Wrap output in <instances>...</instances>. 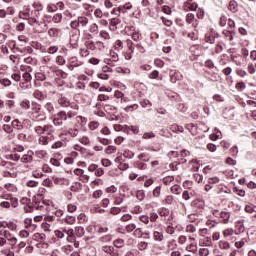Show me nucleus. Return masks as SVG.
I'll return each instance as SVG.
<instances>
[{
    "mask_svg": "<svg viewBox=\"0 0 256 256\" xmlns=\"http://www.w3.org/2000/svg\"><path fill=\"white\" fill-rule=\"evenodd\" d=\"M57 65H65V58L63 56H58L56 58Z\"/></svg>",
    "mask_w": 256,
    "mask_h": 256,
    "instance_id": "338daca9",
    "label": "nucleus"
},
{
    "mask_svg": "<svg viewBox=\"0 0 256 256\" xmlns=\"http://www.w3.org/2000/svg\"><path fill=\"white\" fill-rule=\"evenodd\" d=\"M133 5L131 3H126L124 6H120L117 8V10L113 9V13L117 15L118 13H125V11L132 9Z\"/></svg>",
    "mask_w": 256,
    "mask_h": 256,
    "instance_id": "ddd939ff",
    "label": "nucleus"
},
{
    "mask_svg": "<svg viewBox=\"0 0 256 256\" xmlns=\"http://www.w3.org/2000/svg\"><path fill=\"white\" fill-rule=\"evenodd\" d=\"M118 169L120 171H127V169H129V164H127V163H120L118 165Z\"/></svg>",
    "mask_w": 256,
    "mask_h": 256,
    "instance_id": "680f3d73",
    "label": "nucleus"
},
{
    "mask_svg": "<svg viewBox=\"0 0 256 256\" xmlns=\"http://www.w3.org/2000/svg\"><path fill=\"white\" fill-rule=\"evenodd\" d=\"M218 245L221 249H224V250L231 249V245L229 244V242L225 240H220Z\"/></svg>",
    "mask_w": 256,
    "mask_h": 256,
    "instance_id": "a878e982",
    "label": "nucleus"
},
{
    "mask_svg": "<svg viewBox=\"0 0 256 256\" xmlns=\"http://www.w3.org/2000/svg\"><path fill=\"white\" fill-rule=\"evenodd\" d=\"M117 191V187L115 185H111L106 188V193H115Z\"/></svg>",
    "mask_w": 256,
    "mask_h": 256,
    "instance_id": "774afa93",
    "label": "nucleus"
},
{
    "mask_svg": "<svg viewBox=\"0 0 256 256\" xmlns=\"http://www.w3.org/2000/svg\"><path fill=\"white\" fill-rule=\"evenodd\" d=\"M102 251L104 253H107L108 255H111V253H113V251H115V248H113V246H103Z\"/></svg>",
    "mask_w": 256,
    "mask_h": 256,
    "instance_id": "e433bc0d",
    "label": "nucleus"
},
{
    "mask_svg": "<svg viewBox=\"0 0 256 256\" xmlns=\"http://www.w3.org/2000/svg\"><path fill=\"white\" fill-rule=\"evenodd\" d=\"M87 25H89V18H87L85 16H80L76 20H74L70 23V27L72 29H78V30L85 29V27H87Z\"/></svg>",
    "mask_w": 256,
    "mask_h": 256,
    "instance_id": "20e7f679",
    "label": "nucleus"
},
{
    "mask_svg": "<svg viewBox=\"0 0 256 256\" xmlns=\"http://www.w3.org/2000/svg\"><path fill=\"white\" fill-rule=\"evenodd\" d=\"M199 256H209V248H200L198 250Z\"/></svg>",
    "mask_w": 256,
    "mask_h": 256,
    "instance_id": "58836bf2",
    "label": "nucleus"
},
{
    "mask_svg": "<svg viewBox=\"0 0 256 256\" xmlns=\"http://www.w3.org/2000/svg\"><path fill=\"white\" fill-rule=\"evenodd\" d=\"M183 79V74L179 71H171L170 72V81L171 83H177V81H181Z\"/></svg>",
    "mask_w": 256,
    "mask_h": 256,
    "instance_id": "9b49d317",
    "label": "nucleus"
},
{
    "mask_svg": "<svg viewBox=\"0 0 256 256\" xmlns=\"http://www.w3.org/2000/svg\"><path fill=\"white\" fill-rule=\"evenodd\" d=\"M51 127L49 126H38L35 131L38 135H42L38 138L39 145H48L49 144V131Z\"/></svg>",
    "mask_w": 256,
    "mask_h": 256,
    "instance_id": "f03ea898",
    "label": "nucleus"
},
{
    "mask_svg": "<svg viewBox=\"0 0 256 256\" xmlns=\"http://www.w3.org/2000/svg\"><path fill=\"white\" fill-rule=\"evenodd\" d=\"M34 245L37 249H47L49 245L45 243V234H34Z\"/></svg>",
    "mask_w": 256,
    "mask_h": 256,
    "instance_id": "39448f33",
    "label": "nucleus"
},
{
    "mask_svg": "<svg viewBox=\"0 0 256 256\" xmlns=\"http://www.w3.org/2000/svg\"><path fill=\"white\" fill-rule=\"evenodd\" d=\"M110 213H111V215H119V213H121V208H119V207H112L110 209Z\"/></svg>",
    "mask_w": 256,
    "mask_h": 256,
    "instance_id": "bf43d9fd",
    "label": "nucleus"
},
{
    "mask_svg": "<svg viewBox=\"0 0 256 256\" xmlns=\"http://www.w3.org/2000/svg\"><path fill=\"white\" fill-rule=\"evenodd\" d=\"M170 130L173 131V133H183L185 131V128H183V126H180L179 124H172L170 126Z\"/></svg>",
    "mask_w": 256,
    "mask_h": 256,
    "instance_id": "f3484780",
    "label": "nucleus"
},
{
    "mask_svg": "<svg viewBox=\"0 0 256 256\" xmlns=\"http://www.w3.org/2000/svg\"><path fill=\"white\" fill-rule=\"evenodd\" d=\"M21 205H23V211L25 213H32L33 211V201L31 200V197H23L20 200Z\"/></svg>",
    "mask_w": 256,
    "mask_h": 256,
    "instance_id": "6e6552de",
    "label": "nucleus"
},
{
    "mask_svg": "<svg viewBox=\"0 0 256 256\" xmlns=\"http://www.w3.org/2000/svg\"><path fill=\"white\" fill-rule=\"evenodd\" d=\"M158 215H160V217H167V216H169V209H167V208H160V209H158Z\"/></svg>",
    "mask_w": 256,
    "mask_h": 256,
    "instance_id": "7c9ffc66",
    "label": "nucleus"
},
{
    "mask_svg": "<svg viewBox=\"0 0 256 256\" xmlns=\"http://www.w3.org/2000/svg\"><path fill=\"white\" fill-rule=\"evenodd\" d=\"M62 19H63V14L57 13L53 16L52 21L53 23H61Z\"/></svg>",
    "mask_w": 256,
    "mask_h": 256,
    "instance_id": "f704fd0d",
    "label": "nucleus"
},
{
    "mask_svg": "<svg viewBox=\"0 0 256 256\" xmlns=\"http://www.w3.org/2000/svg\"><path fill=\"white\" fill-rule=\"evenodd\" d=\"M222 35L225 37V39H227V41H233L235 37V31L224 30Z\"/></svg>",
    "mask_w": 256,
    "mask_h": 256,
    "instance_id": "dca6fc26",
    "label": "nucleus"
},
{
    "mask_svg": "<svg viewBox=\"0 0 256 256\" xmlns=\"http://www.w3.org/2000/svg\"><path fill=\"white\" fill-rule=\"evenodd\" d=\"M139 221H141V223H144V225H148L150 220L148 216L142 215L139 217Z\"/></svg>",
    "mask_w": 256,
    "mask_h": 256,
    "instance_id": "0e129e2a",
    "label": "nucleus"
},
{
    "mask_svg": "<svg viewBox=\"0 0 256 256\" xmlns=\"http://www.w3.org/2000/svg\"><path fill=\"white\" fill-rule=\"evenodd\" d=\"M22 71H25V73L23 74L24 82L20 84V87L21 89H31V79H33V77L31 76V66L23 65Z\"/></svg>",
    "mask_w": 256,
    "mask_h": 256,
    "instance_id": "7ed1b4c3",
    "label": "nucleus"
},
{
    "mask_svg": "<svg viewBox=\"0 0 256 256\" xmlns=\"http://www.w3.org/2000/svg\"><path fill=\"white\" fill-rule=\"evenodd\" d=\"M236 73H237V75H238L239 77H242V78L247 77V71H245V70H243V69H237V70H236Z\"/></svg>",
    "mask_w": 256,
    "mask_h": 256,
    "instance_id": "e2e57ef3",
    "label": "nucleus"
},
{
    "mask_svg": "<svg viewBox=\"0 0 256 256\" xmlns=\"http://www.w3.org/2000/svg\"><path fill=\"white\" fill-rule=\"evenodd\" d=\"M20 105L22 109H29V107H31V102L29 100H23Z\"/></svg>",
    "mask_w": 256,
    "mask_h": 256,
    "instance_id": "8fccbe9b",
    "label": "nucleus"
},
{
    "mask_svg": "<svg viewBox=\"0 0 256 256\" xmlns=\"http://www.w3.org/2000/svg\"><path fill=\"white\" fill-rule=\"evenodd\" d=\"M197 231V228L193 226V224H189L186 226V233H195Z\"/></svg>",
    "mask_w": 256,
    "mask_h": 256,
    "instance_id": "6e6d98bb",
    "label": "nucleus"
},
{
    "mask_svg": "<svg viewBox=\"0 0 256 256\" xmlns=\"http://www.w3.org/2000/svg\"><path fill=\"white\" fill-rule=\"evenodd\" d=\"M69 63L74 65V67H81V65H83V62L79 61L75 56L69 58Z\"/></svg>",
    "mask_w": 256,
    "mask_h": 256,
    "instance_id": "aec40b11",
    "label": "nucleus"
},
{
    "mask_svg": "<svg viewBox=\"0 0 256 256\" xmlns=\"http://www.w3.org/2000/svg\"><path fill=\"white\" fill-rule=\"evenodd\" d=\"M151 223H155L157 219H159V215L155 212L150 213V216L148 217Z\"/></svg>",
    "mask_w": 256,
    "mask_h": 256,
    "instance_id": "a18cd8bd",
    "label": "nucleus"
},
{
    "mask_svg": "<svg viewBox=\"0 0 256 256\" xmlns=\"http://www.w3.org/2000/svg\"><path fill=\"white\" fill-rule=\"evenodd\" d=\"M228 9L231 11V13H237L239 11V4L235 0H231L228 5Z\"/></svg>",
    "mask_w": 256,
    "mask_h": 256,
    "instance_id": "4468645a",
    "label": "nucleus"
},
{
    "mask_svg": "<svg viewBox=\"0 0 256 256\" xmlns=\"http://www.w3.org/2000/svg\"><path fill=\"white\" fill-rule=\"evenodd\" d=\"M67 235H68V241L70 242V243H73V241H75V230H73V229H69L67 232Z\"/></svg>",
    "mask_w": 256,
    "mask_h": 256,
    "instance_id": "393cba45",
    "label": "nucleus"
},
{
    "mask_svg": "<svg viewBox=\"0 0 256 256\" xmlns=\"http://www.w3.org/2000/svg\"><path fill=\"white\" fill-rule=\"evenodd\" d=\"M80 143H82V145H89V143H91V141L89 140V137L87 136H82L79 139Z\"/></svg>",
    "mask_w": 256,
    "mask_h": 256,
    "instance_id": "09e8293b",
    "label": "nucleus"
},
{
    "mask_svg": "<svg viewBox=\"0 0 256 256\" xmlns=\"http://www.w3.org/2000/svg\"><path fill=\"white\" fill-rule=\"evenodd\" d=\"M115 49H116V51H122L123 50V41L117 40L115 43Z\"/></svg>",
    "mask_w": 256,
    "mask_h": 256,
    "instance_id": "3c124183",
    "label": "nucleus"
},
{
    "mask_svg": "<svg viewBox=\"0 0 256 256\" xmlns=\"http://www.w3.org/2000/svg\"><path fill=\"white\" fill-rule=\"evenodd\" d=\"M34 97H35V99H38L39 101H41V99H45V94H43L39 90H36L34 93Z\"/></svg>",
    "mask_w": 256,
    "mask_h": 256,
    "instance_id": "c03bdc74",
    "label": "nucleus"
},
{
    "mask_svg": "<svg viewBox=\"0 0 256 256\" xmlns=\"http://www.w3.org/2000/svg\"><path fill=\"white\" fill-rule=\"evenodd\" d=\"M229 19H227V16H221L219 20L220 27H225L227 25Z\"/></svg>",
    "mask_w": 256,
    "mask_h": 256,
    "instance_id": "37998d69",
    "label": "nucleus"
},
{
    "mask_svg": "<svg viewBox=\"0 0 256 256\" xmlns=\"http://www.w3.org/2000/svg\"><path fill=\"white\" fill-rule=\"evenodd\" d=\"M179 245H185L187 243V236L181 235L178 238Z\"/></svg>",
    "mask_w": 256,
    "mask_h": 256,
    "instance_id": "4d7b16f0",
    "label": "nucleus"
},
{
    "mask_svg": "<svg viewBox=\"0 0 256 256\" xmlns=\"http://www.w3.org/2000/svg\"><path fill=\"white\" fill-rule=\"evenodd\" d=\"M235 89L239 92H242V91H245V89H247V86L245 85V82L240 81V82L236 83Z\"/></svg>",
    "mask_w": 256,
    "mask_h": 256,
    "instance_id": "5701e85b",
    "label": "nucleus"
},
{
    "mask_svg": "<svg viewBox=\"0 0 256 256\" xmlns=\"http://www.w3.org/2000/svg\"><path fill=\"white\" fill-rule=\"evenodd\" d=\"M138 108H139V105L133 104V105L127 106V107L125 108V111H126L127 113H129V112H132V111L137 110Z\"/></svg>",
    "mask_w": 256,
    "mask_h": 256,
    "instance_id": "49530a36",
    "label": "nucleus"
},
{
    "mask_svg": "<svg viewBox=\"0 0 256 256\" xmlns=\"http://www.w3.org/2000/svg\"><path fill=\"white\" fill-rule=\"evenodd\" d=\"M58 104L60 107H70V109H74V111L79 110V105L75 102H70L69 99L65 97H60L58 99Z\"/></svg>",
    "mask_w": 256,
    "mask_h": 256,
    "instance_id": "423d86ee",
    "label": "nucleus"
},
{
    "mask_svg": "<svg viewBox=\"0 0 256 256\" xmlns=\"http://www.w3.org/2000/svg\"><path fill=\"white\" fill-rule=\"evenodd\" d=\"M123 157H125V159H133V157H135V153H133V151L131 150H124L123 152Z\"/></svg>",
    "mask_w": 256,
    "mask_h": 256,
    "instance_id": "bb28decb",
    "label": "nucleus"
},
{
    "mask_svg": "<svg viewBox=\"0 0 256 256\" xmlns=\"http://www.w3.org/2000/svg\"><path fill=\"white\" fill-rule=\"evenodd\" d=\"M68 135H70V137H77V135H79V129L69 128L68 129Z\"/></svg>",
    "mask_w": 256,
    "mask_h": 256,
    "instance_id": "473e14b6",
    "label": "nucleus"
},
{
    "mask_svg": "<svg viewBox=\"0 0 256 256\" xmlns=\"http://www.w3.org/2000/svg\"><path fill=\"white\" fill-rule=\"evenodd\" d=\"M105 153L107 155H113V153H117V147L115 146H108L106 149H105Z\"/></svg>",
    "mask_w": 256,
    "mask_h": 256,
    "instance_id": "2f4dec72",
    "label": "nucleus"
},
{
    "mask_svg": "<svg viewBox=\"0 0 256 256\" xmlns=\"http://www.w3.org/2000/svg\"><path fill=\"white\" fill-rule=\"evenodd\" d=\"M65 223H67L68 225H75V216H66V218L64 219Z\"/></svg>",
    "mask_w": 256,
    "mask_h": 256,
    "instance_id": "c9c22d12",
    "label": "nucleus"
},
{
    "mask_svg": "<svg viewBox=\"0 0 256 256\" xmlns=\"http://www.w3.org/2000/svg\"><path fill=\"white\" fill-rule=\"evenodd\" d=\"M33 111L34 113H39L38 115L34 116L36 121H45L46 116L41 112V105L34 103Z\"/></svg>",
    "mask_w": 256,
    "mask_h": 256,
    "instance_id": "9d476101",
    "label": "nucleus"
},
{
    "mask_svg": "<svg viewBox=\"0 0 256 256\" xmlns=\"http://www.w3.org/2000/svg\"><path fill=\"white\" fill-rule=\"evenodd\" d=\"M186 251L189 253H197V243L190 242L189 245L186 246Z\"/></svg>",
    "mask_w": 256,
    "mask_h": 256,
    "instance_id": "a211bd4d",
    "label": "nucleus"
},
{
    "mask_svg": "<svg viewBox=\"0 0 256 256\" xmlns=\"http://www.w3.org/2000/svg\"><path fill=\"white\" fill-rule=\"evenodd\" d=\"M89 129L90 131H95L96 129H99V122H96V121L90 122Z\"/></svg>",
    "mask_w": 256,
    "mask_h": 256,
    "instance_id": "a19ab883",
    "label": "nucleus"
},
{
    "mask_svg": "<svg viewBox=\"0 0 256 256\" xmlns=\"http://www.w3.org/2000/svg\"><path fill=\"white\" fill-rule=\"evenodd\" d=\"M155 137V133L153 132H146L143 134V139H153Z\"/></svg>",
    "mask_w": 256,
    "mask_h": 256,
    "instance_id": "69168bd1",
    "label": "nucleus"
},
{
    "mask_svg": "<svg viewBox=\"0 0 256 256\" xmlns=\"http://www.w3.org/2000/svg\"><path fill=\"white\" fill-rule=\"evenodd\" d=\"M92 197L94 199H101L103 197V190H96L93 192Z\"/></svg>",
    "mask_w": 256,
    "mask_h": 256,
    "instance_id": "79ce46f5",
    "label": "nucleus"
},
{
    "mask_svg": "<svg viewBox=\"0 0 256 256\" xmlns=\"http://www.w3.org/2000/svg\"><path fill=\"white\" fill-rule=\"evenodd\" d=\"M153 197H161V186H157L153 190Z\"/></svg>",
    "mask_w": 256,
    "mask_h": 256,
    "instance_id": "864d4df0",
    "label": "nucleus"
},
{
    "mask_svg": "<svg viewBox=\"0 0 256 256\" xmlns=\"http://www.w3.org/2000/svg\"><path fill=\"white\" fill-rule=\"evenodd\" d=\"M76 121H77V123H79V125H82V127L87 125V118H85L83 116H77Z\"/></svg>",
    "mask_w": 256,
    "mask_h": 256,
    "instance_id": "72a5a7b5",
    "label": "nucleus"
},
{
    "mask_svg": "<svg viewBox=\"0 0 256 256\" xmlns=\"http://www.w3.org/2000/svg\"><path fill=\"white\" fill-rule=\"evenodd\" d=\"M73 117H77V111H60L54 116L53 123L54 125L61 127L64 121H67V119H73Z\"/></svg>",
    "mask_w": 256,
    "mask_h": 256,
    "instance_id": "f257e3e1",
    "label": "nucleus"
},
{
    "mask_svg": "<svg viewBox=\"0 0 256 256\" xmlns=\"http://www.w3.org/2000/svg\"><path fill=\"white\" fill-rule=\"evenodd\" d=\"M132 39H133V41H141V39H143V37L141 36V34L139 32H133Z\"/></svg>",
    "mask_w": 256,
    "mask_h": 256,
    "instance_id": "de8ad7c7",
    "label": "nucleus"
},
{
    "mask_svg": "<svg viewBox=\"0 0 256 256\" xmlns=\"http://www.w3.org/2000/svg\"><path fill=\"white\" fill-rule=\"evenodd\" d=\"M48 205L49 203H47L45 200H41L37 197L34 198L33 209H35L36 211H42L43 213H45Z\"/></svg>",
    "mask_w": 256,
    "mask_h": 256,
    "instance_id": "0eeeda50",
    "label": "nucleus"
},
{
    "mask_svg": "<svg viewBox=\"0 0 256 256\" xmlns=\"http://www.w3.org/2000/svg\"><path fill=\"white\" fill-rule=\"evenodd\" d=\"M86 47H87V49H90L91 51H95V49H96L95 42L87 41L86 42Z\"/></svg>",
    "mask_w": 256,
    "mask_h": 256,
    "instance_id": "603ef678",
    "label": "nucleus"
},
{
    "mask_svg": "<svg viewBox=\"0 0 256 256\" xmlns=\"http://www.w3.org/2000/svg\"><path fill=\"white\" fill-rule=\"evenodd\" d=\"M47 10L49 13H55L57 11V5L55 4H48Z\"/></svg>",
    "mask_w": 256,
    "mask_h": 256,
    "instance_id": "5fc2aeb1",
    "label": "nucleus"
},
{
    "mask_svg": "<svg viewBox=\"0 0 256 256\" xmlns=\"http://www.w3.org/2000/svg\"><path fill=\"white\" fill-rule=\"evenodd\" d=\"M114 247H117V249H121L125 246V240L123 239H116L113 242Z\"/></svg>",
    "mask_w": 256,
    "mask_h": 256,
    "instance_id": "b1692460",
    "label": "nucleus"
},
{
    "mask_svg": "<svg viewBox=\"0 0 256 256\" xmlns=\"http://www.w3.org/2000/svg\"><path fill=\"white\" fill-rule=\"evenodd\" d=\"M154 241H163L165 239V236H163V232L154 231L153 232Z\"/></svg>",
    "mask_w": 256,
    "mask_h": 256,
    "instance_id": "6ab92c4d",
    "label": "nucleus"
},
{
    "mask_svg": "<svg viewBox=\"0 0 256 256\" xmlns=\"http://www.w3.org/2000/svg\"><path fill=\"white\" fill-rule=\"evenodd\" d=\"M136 229L137 225H135V223H130L125 227V231H127V233H133V231H135Z\"/></svg>",
    "mask_w": 256,
    "mask_h": 256,
    "instance_id": "cd10ccee",
    "label": "nucleus"
},
{
    "mask_svg": "<svg viewBox=\"0 0 256 256\" xmlns=\"http://www.w3.org/2000/svg\"><path fill=\"white\" fill-rule=\"evenodd\" d=\"M235 234V230L233 228H227L224 231H222V235L226 241H231L233 239V235Z\"/></svg>",
    "mask_w": 256,
    "mask_h": 256,
    "instance_id": "f8f14e48",
    "label": "nucleus"
},
{
    "mask_svg": "<svg viewBox=\"0 0 256 256\" xmlns=\"http://www.w3.org/2000/svg\"><path fill=\"white\" fill-rule=\"evenodd\" d=\"M76 237H83L85 235V228L83 226H77L75 228Z\"/></svg>",
    "mask_w": 256,
    "mask_h": 256,
    "instance_id": "412c9836",
    "label": "nucleus"
},
{
    "mask_svg": "<svg viewBox=\"0 0 256 256\" xmlns=\"http://www.w3.org/2000/svg\"><path fill=\"white\" fill-rule=\"evenodd\" d=\"M220 219H222V223L227 225V223H229V219H231V214L229 212L221 211Z\"/></svg>",
    "mask_w": 256,
    "mask_h": 256,
    "instance_id": "2eb2a0df",
    "label": "nucleus"
},
{
    "mask_svg": "<svg viewBox=\"0 0 256 256\" xmlns=\"http://www.w3.org/2000/svg\"><path fill=\"white\" fill-rule=\"evenodd\" d=\"M168 251H173L174 249H177V241L175 239H172L167 244Z\"/></svg>",
    "mask_w": 256,
    "mask_h": 256,
    "instance_id": "4be33fe9",
    "label": "nucleus"
},
{
    "mask_svg": "<svg viewBox=\"0 0 256 256\" xmlns=\"http://www.w3.org/2000/svg\"><path fill=\"white\" fill-rule=\"evenodd\" d=\"M22 163H31V161H33V156L32 153L31 154H25L22 158H21Z\"/></svg>",
    "mask_w": 256,
    "mask_h": 256,
    "instance_id": "c756f323",
    "label": "nucleus"
},
{
    "mask_svg": "<svg viewBox=\"0 0 256 256\" xmlns=\"http://www.w3.org/2000/svg\"><path fill=\"white\" fill-rule=\"evenodd\" d=\"M193 21H195V14L188 13L186 15V23H189V25H191V23H193Z\"/></svg>",
    "mask_w": 256,
    "mask_h": 256,
    "instance_id": "4c0bfd02",
    "label": "nucleus"
},
{
    "mask_svg": "<svg viewBox=\"0 0 256 256\" xmlns=\"http://www.w3.org/2000/svg\"><path fill=\"white\" fill-rule=\"evenodd\" d=\"M33 27L36 33H45V31H47V24H45L44 21L34 19Z\"/></svg>",
    "mask_w": 256,
    "mask_h": 256,
    "instance_id": "1a4fd4ad",
    "label": "nucleus"
},
{
    "mask_svg": "<svg viewBox=\"0 0 256 256\" xmlns=\"http://www.w3.org/2000/svg\"><path fill=\"white\" fill-rule=\"evenodd\" d=\"M133 235L134 237H138L139 239H141V237H143V228H136Z\"/></svg>",
    "mask_w": 256,
    "mask_h": 256,
    "instance_id": "ea45409f",
    "label": "nucleus"
},
{
    "mask_svg": "<svg viewBox=\"0 0 256 256\" xmlns=\"http://www.w3.org/2000/svg\"><path fill=\"white\" fill-rule=\"evenodd\" d=\"M245 243H247V238H242L240 241L235 242L236 249H241L245 247Z\"/></svg>",
    "mask_w": 256,
    "mask_h": 256,
    "instance_id": "c85d7f7f",
    "label": "nucleus"
},
{
    "mask_svg": "<svg viewBox=\"0 0 256 256\" xmlns=\"http://www.w3.org/2000/svg\"><path fill=\"white\" fill-rule=\"evenodd\" d=\"M161 20L166 27H171V25H173V21H171L165 17H161Z\"/></svg>",
    "mask_w": 256,
    "mask_h": 256,
    "instance_id": "13d9d810",
    "label": "nucleus"
},
{
    "mask_svg": "<svg viewBox=\"0 0 256 256\" xmlns=\"http://www.w3.org/2000/svg\"><path fill=\"white\" fill-rule=\"evenodd\" d=\"M148 246H149V244L147 242H140L138 244V249L140 251H145V249H147Z\"/></svg>",
    "mask_w": 256,
    "mask_h": 256,
    "instance_id": "052dcab7",
    "label": "nucleus"
}]
</instances>
